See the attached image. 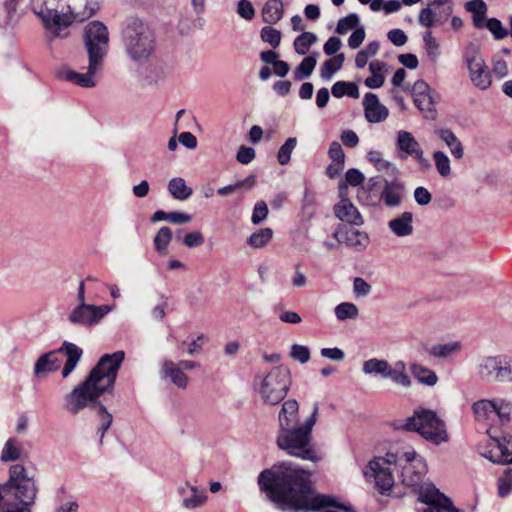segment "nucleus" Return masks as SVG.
<instances>
[{
    "mask_svg": "<svg viewBox=\"0 0 512 512\" xmlns=\"http://www.w3.org/2000/svg\"><path fill=\"white\" fill-rule=\"evenodd\" d=\"M462 57L472 84L480 90H487L492 84V78L479 46L472 42L468 43L463 49Z\"/></svg>",
    "mask_w": 512,
    "mask_h": 512,
    "instance_id": "12",
    "label": "nucleus"
},
{
    "mask_svg": "<svg viewBox=\"0 0 512 512\" xmlns=\"http://www.w3.org/2000/svg\"><path fill=\"white\" fill-rule=\"evenodd\" d=\"M97 414L99 417V427L97 433L100 436V442H102L105 433L108 431L112 424V415L107 411L106 407L103 405L97 406Z\"/></svg>",
    "mask_w": 512,
    "mask_h": 512,
    "instance_id": "48",
    "label": "nucleus"
},
{
    "mask_svg": "<svg viewBox=\"0 0 512 512\" xmlns=\"http://www.w3.org/2000/svg\"><path fill=\"white\" fill-rule=\"evenodd\" d=\"M347 186L340 184V201L334 205V214L342 222L351 226H362L364 219L358 208L346 197Z\"/></svg>",
    "mask_w": 512,
    "mask_h": 512,
    "instance_id": "16",
    "label": "nucleus"
},
{
    "mask_svg": "<svg viewBox=\"0 0 512 512\" xmlns=\"http://www.w3.org/2000/svg\"><path fill=\"white\" fill-rule=\"evenodd\" d=\"M478 373L480 377L487 381L502 380L510 374L508 367L502 366L497 357H487L479 365Z\"/></svg>",
    "mask_w": 512,
    "mask_h": 512,
    "instance_id": "21",
    "label": "nucleus"
},
{
    "mask_svg": "<svg viewBox=\"0 0 512 512\" xmlns=\"http://www.w3.org/2000/svg\"><path fill=\"white\" fill-rule=\"evenodd\" d=\"M333 237L339 243L346 244L356 251L365 250L370 243V238L366 232L345 226H339L334 231Z\"/></svg>",
    "mask_w": 512,
    "mask_h": 512,
    "instance_id": "19",
    "label": "nucleus"
},
{
    "mask_svg": "<svg viewBox=\"0 0 512 512\" xmlns=\"http://www.w3.org/2000/svg\"><path fill=\"white\" fill-rule=\"evenodd\" d=\"M267 215V204L264 201H258L254 206L251 221L255 225L260 224L262 221L266 219Z\"/></svg>",
    "mask_w": 512,
    "mask_h": 512,
    "instance_id": "58",
    "label": "nucleus"
},
{
    "mask_svg": "<svg viewBox=\"0 0 512 512\" xmlns=\"http://www.w3.org/2000/svg\"><path fill=\"white\" fill-rule=\"evenodd\" d=\"M472 409L478 421L490 424L495 423V399L477 401L473 404Z\"/></svg>",
    "mask_w": 512,
    "mask_h": 512,
    "instance_id": "30",
    "label": "nucleus"
},
{
    "mask_svg": "<svg viewBox=\"0 0 512 512\" xmlns=\"http://www.w3.org/2000/svg\"><path fill=\"white\" fill-rule=\"evenodd\" d=\"M255 158V150L252 147L240 146L236 159L241 164H249Z\"/></svg>",
    "mask_w": 512,
    "mask_h": 512,
    "instance_id": "60",
    "label": "nucleus"
},
{
    "mask_svg": "<svg viewBox=\"0 0 512 512\" xmlns=\"http://www.w3.org/2000/svg\"><path fill=\"white\" fill-rule=\"evenodd\" d=\"M316 63L317 61L315 56L310 55L305 57L294 70V78L297 81H301L303 79L308 78L312 74L316 66Z\"/></svg>",
    "mask_w": 512,
    "mask_h": 512,
    "instance_id": "41",
    "label": "nucleus"
},
{
    "mask_svg": "<svg viewBox=\"0 0 512 512\" xmlns=\"http://www.w3.org/2000/svg\"><path fill=\"white\" fill-rule=\"evenodd\" d=\"M328 156L332 162L345 164V153L343 151L341 144L337 141H333L330 143L328 149Z\"/></svg>",
    "mask_w": 512,
    "mask_h": 512,
    "instance_id": "57",
    "label": "nucleus"
},
{
    "mask_svg": "<svg viewBox=\"0 0 512 512\" xmlns=\"http://www.w3.org/2000/svg\"><path fill=\"white\" fill-rule=\"evenodd\" d=\"M320 355L323 358L333 360V361H342L345 358L344 351L338 347L322 348L320 350Z\"/></svg>",
    "mask_w": 512,
    "mask_h": 512,
    "instance_id": "61",
    "label": "nucleus"
},
{
    "mask_svg": "<svg viewBox=\"0 0 512 512\" xmlns=\"http://www.w3.org/2000/svg\"><path fill=\"white\" fill-rule=\"evenodd\" d=\"M299 425V405L294 399H289L282 404L278 414V427L284 429Z\"/></svg>",
    "mask_w": 512,
    "mask_h": 512,
    "instance_id": "26",
    "label": "nucleus"
},
{
    "mask_svg": "<svg viewBox=\"0 0 512 512\" xmlns=\"http://www.w3.org/2000/svg\"><path fill=\"white\" fill-rule=\"evenodd\" d=\"M382 378L390 379L396 385L404 388H409L412 384L403 361H397L393 365L387 362Z\"/></svg>",
    "mask_w": 512,
    "mask_h": 512,
    "instance_id": "27",
    "label": "nucleus"
},
{
    "mask_svg": "<svg viewBox=\"0 0 512 512\" xmlns=\"http://www.w3.org/2000/svg\"><path fill=\"white\" fill-rule=\"evenodd\" d=\"M433 161L440 176L447 178L451 175V162L443 151H435L433 153Z\"/></svg>",
    "mask_w": 512,
    "mask_h": 512,
    "instance_id": "44",
    "label": "nucleus"
},
{
    "mask_svg": "<svg viewBox=\"0 0 512 512\" xmlns=\"http://www.w3.org/2000/svg\"><path fill=\"white\" fill-rule=\"evenodd\" d=\"M104 64L98 61L88 60V65L83 67L85 72H76L71 69H66L62 72V78L68 82L76 84L84 88L95 87L98 83V75L102 71Z\"/></svg>",
    "mask_w": 512,
    "mask_h": 512,
    "instance_id": "15",
    "label": "nucleus"
},
{
    "mask_svg": "<svg viewBox=\"0 0 512 512\" xmlns=\"http://www.w3.org/2000/svg\"><path fill=\"white\" fill-rule=\"evenodd\" d=\"M408 431L419 433L425 440L440 445L449 440L445 423L432 410L421 409L409 417L404 425Z\"/></svg>",
    "mask_w": 512,
    "mask_h": 512,
    "instance_id": "8",
    "label": "nucleus"
},
{
    "mask_svg": "<svg viewBox=\"0 0 512 512\" xmlns=\"http://www.w3.org/2000/svg\"><path fill=\"white\" fill-rule=\"evenodd\" d=\"M365 118L369 123H380L384 121L388 115V109L379 102L374 93H366L363 100Z\"/></svg>",
    "mask_w": 512,
    "mask_h": 512,
    "instance_id": "22",
    "label": "nucleus"
},
{
    "mask_svg": "<svg viewBox=\"0 0 512 512\" xmlns=\"http://www.w3.org/2000/svg\"><path fill=\"white\" fill-rule=\"evenodd\" d=\"M388 39L397 47L403 46L407 42V36L401 29H392L387 34Z\"/></svg>",
    "mask_w": 512,
    "mask_h": 512,
    "instance_id": "64",
    "label": "nucleus"
},
{
    "mask_svg": "<svg viewBox=\"0 0 512 512\" xmlns=\"http://www.w3.org/2000/svg\"><path fill=\"white\" fill-rule=\"evenodd\" d=\"M316 42L317 36L314 33L303 32L294 40V49L299 55H305Z\"/></svg>",
    "mask_w": 512,
    "mask_h": 512,
    "instance_id": "40",
    "label": "nucleus"
},
{
    "mask_svg": "<svg viewBox=\"0 0 512 512\" xmlns=\"http://www.w3.org/2000/svg\"><path fill=\"white\" fill-rule=\"evenodd\" d=\"M83 43L87 59L104 64L109 51V32L102 22L92 21L85 26Z\"/></svg>",
    "mask_w": 512,
    "mask_h": 512,
    "instance_id": "11",
    "label": "nucleus"
},
{
    "mask_svg": "<svg viewBox=\"0 0 512 512\" xmlns=\"http://www.w3.org/2000/svg\"><path fill=\"white\" fill-rule=\"evenodd\" d=\"M37 495V487L33 476H30L22 464H14L9 468V480L0 486V506L12 507L15 511L30 512Z\"/></svg>",
    "mask_w": 512,
    "mask_h": 512,
    "instance_id": "5",
    "label": "nucleus"
},
{
    "mask_svg": "<svg viewBox=\"0 0 512 512\" xmlns=\"http://www.w3.org/2000/svg\"><path fill=\"white\" fill-rule=\"evenodd\" d=\"M168 191L172 197L179 201H185L191 197L193 190L186 185V182L181 177H175L168 182Z\"/></svg>",
    "mask_w": 512,
    "mask_h": 512,
    "instance_id": "35",
    "label": "nucleus"
},
{
    "mask_svg": "<svg viewBox=\"0 0 512 512\" xmlns=\"http://www.w3.org/2000/svg\"><path fill=\"white\" fill-rule=\"evenodd\" d=\"M261 491L280 510L292 512H355L338 498L318 493L311 472L292 462H281L258 476Z\"/></svg>",
    "mask_w": 512,
    "mask_h": 512,
    "instance_id": "1",
    "label": "nucleus"
},
{
    "mask_svg": "<svg viewBox=\"0 0 512 512\" xmlns=\"http://www.w3.org/2000/svg\"><path fill=\"white\" fill-rule=\"evenodd\" d=\"M423 42L428 58L436 63L441 55V49L439 42L433 37L430 30L423 34Z\"/></svg>",
    "mask_w": 512,
    "mask_h": 512,
    "instance_id": "39",
    "label": "nucleus"
},
{
    "mask_svg": "<svg viewBox=\"0 0 512 512\" xmlns=\"http://www.w3.org/2000/svg\"><path fill=\"white\" fill-rule=\"evenodd\" d=\"M485 26V28H487L497 40L504 39L508 35V31L497 18L487 19Z\"/></svg>",
    "mask_w": 512,
    "mask_h": 512,
    "instance_id": "54",
    "label": "nucleus"
},
{
    "mask_svg": "<svg viewBox=\"0 0 512 512\" xmlns=\"http://www.w3.org/2000/svg\"><path fill=\"white\" fill-rule=\"evenodd\" d=\"M367 159L379 172L387 173L391 176L397 175L399 172L396 166L384 159L382 153L378 150L368 151Z\"/></svg>",
    "mask_w": 512,
    "mask_h": 512,
    "instance_id": "34",
    "label": "nucleus"
},
{
    "mask_svg": "<svg viewBox=\"0 0 512 512\" xmlns=\"http://www.w3.org/2000/svg\"><path fill=\"white\" fill-rule=\"evenodd\" d=\"M344 54H337L331 59L326 60L321 69L320 76L323 80H330L332 76L342 68L344 62Z\"/></svg>",
    "mask_w": 512,
    "mask_h": 512,
    "instance_id": "38",
    "label": "nucleus"
},
{
    "mask_svg": "<svg viewBox=\"0 0 512 512\" xmlns=\"http://www.w3.org/2000/svg\"><path fill=\"white\" fill-rule=\"evenodd\" d=\"M341 141L342 143L349 148H354L359 143L358 135L351 129H346L341 133Z\"/></svg>",
    "mask_w": 512,
    "mask_h": 512,
    "instance_id": "63",
    "label": "nucleus"
},
{
    "mask_svg": "<svg viewBox=\"0 0 512 512\" xmlns=\"http://www.w3.org/2000/svg\"><path fill=\"white\" fill-rule=\"evenodd\" d=\"M290 383V371L285 366H276L264 377L256 378L261 398L269 405H277L286 397Z\"/></svg>",
    "mask_w": 512,
    "mask_h": 512,
    "instance_id": "10",
    "label": "nucleus"
},
{
    "mask_svg": "<svg viewBox=\"0 0 512 512\" xmlns=\"http://www.w3.org/2000/svg\"><path fill=\"white\" fill-rule=\"evenodd\" d=\"M460 349L461 345L459 342H449L445 344L434 345L430 350V354L438 358H446L459 352Z\"/></svg>",
    "mask_w": 512,
    "mask_h": 512,
    "instance_id": "46",
    "label": "nucleus"
},
{
    "mask_svg": "<svg viewBox=\"0 0 512 512\" xmlns=\"http://www.w3.org/2000/svg\"><path fill=\"white\" fill-rule=\"evenodd\" d=\"M29 6L42 24L46 48L54 57L57 40L69 38L70 27L85 22L98 10L97 4L92 2H86L82 9L71 2H59L55 8H51L48 0H30Z\"/></svg>",
    "mask_w": 512,
    "mask_h": 512,
    "instance_id": "2",
    "label": "nucleus"
},
{
    "mask_svg": "<svg viewBox=\"0 0 512 512\" xmlns=\"http://www.w3.org/2000/svg\"><path fill=\"white\" fill-rule=\"evenodd\" d=\"M121 42L127 57L136 64H144L155 52L156 39L151 27L137 17L126 20Z\"/></svg>",
    "mask_w": 512,
    "mask_h": 512,
    "instance_id": "7",
    "label": "nucleus"
},
{
    "mask_svg": "<svg viewBox=\"0 0 512 512\" xmlns=\"http://www.w3.org/2000/svg\"><path fill=\"white\" fill-rule=\"evenodd\" d=\"M404 195L405 186L403 182L398 179L385 180L380 200L388 207H397L402 203Z\"/></svg>",
    "mask_w": 512,
    "mask_h": 512,
    "instance_id": "23",
    "label": "nucleus"
},
{
    "mask_svg": "<svg viewBox=\"0 0 512 512\" xmlns=\"http://www.w3.org/2000/svg\"><path fill=\"white\" fill-rule=\"evenodd\" d=\"M335 316L339 321H345L348 319H356L359 315V310L354 303L342 302L338 304L335 309Z\"/></svg>",
    "mask_w": 512,
    "mask_h": 512,
    "instance_id": "42",
    "label": "nucleus"
},
{
    "mask_svg": "<svg viewBox=\"0 0 512 512\" xmlns=\"http://www.w3.org/2000/svg\"><path fill=\"white\" fill-rule=\"evenodd\" d=\"M297 145L295 137H289L284 144L279 148L277 153V160L280 165H287L291 160V154Z\"/></svg>",
    "mask_w": 512,
    "mask_h": 512,
    "instance_id": "47",
    "label": "nucleus"
},
{
    "mask_svg": "<svg viewBox=\"0 0 512 512\" xmlns=\"http://www.w3.org/2000/svg\"><path fill=\"white\" fill-rule=\"evenodd\" d=\"M358 23V15L355 13L349 14L338 21L336 33L343 35L347 33L349 30L354 29L358 25Z\"/></svg>",
    "mask_w": 512,
    "mask_h": 512,
    "instance_id": "52",
    "label": "nucleus"
},
{
    "mask_svg": "<svg viewBox=\"0 0 512 512\" xmlns=\"http://www.w3.org/2000/svg\"><path fill=\"white\" fill-rule=\"evenodd\" d=\"M435 134L440 138L446 146L449 148L451 155L460 160L464 156V147L456 136V134L449 128H438L435 130Z\"/></svg>",
    "mask_w": 512,
    "mask_h": 512,
    "instance_id": "28",
    "label": "nucleus"
},
{
    "mask_svg": "<svg viewBox=\"0 0 512 512\" xmlns=\"http://www.w3.org/2000/svg\"><path fill=\"white\" fill-rule=\"evenodd\" d=\"M172 240V230L168 226L161 227L154 239V247L158 254L160 255H166L167 249Z\"/></svg>",
    "mask_w": 512,
    "mask_h": 512,
    "instance_id": "37",
    "label": "nucleus"
},
{
    "mask_svg": "<svg viewBox=\"0 0 512 512\" xmlns=\"http://www.w3.org/2000/svg\"><path fill=\"white\" fill-rule=\"evenodd\" d=\"M186 486L190 491V495L182 498L181 506L187 510H195L204 506L208 500L206 490L189 482H186Z\"/></svg>",
    "mask_w": 512,
    "mask_h": 512,
    "instance_id": "29",
    "label": "nucleus"
},
{
    "mask_svg": "<svg viewBox=\"0 0 512 512\" xmlns=\"http://www.w3.org/2000/svg\"><path fill=\"white\" fill-rule=\"evenodd\" d=\"M160 377L169 379L179 389H186L188 386V376L172 360L162 361Z\"/></svg>",
    "mask_w": 512,
    "mask_h": 512,
    "instance_id": "25",
    "label": "nucleus"
},
{
    "mask_svg": "<svg viewBox=\"0 0 512 512\" xmlns=\"http://www.w3.org/2000/svg\"><path fill=\"white\" fill-rule=\"evenodd\" d=\"M396 147L401 159L413 157L419 163L426 162L424 151L411 132L400 130L396 135Z\"/></svg>",
    "mask_w": 512,
    "mask_h": 512,
    "instance_id": "17",
    "label": "nucleus"
},
{
    "mask_svg": "<svg viewBox=\"0 0 512 512\" xmlns=\"http://www.w3.org/2000/svg\"><path fill=\"white\" fill-rule=\"evenodd\" d=\"M24 455L23 443L16 438H9L1 451L0 459L2 462L17 461Z\"/></svg>",
    "mask_w": 512,
    "mask_h": 512,
    "instance_id": "32",
    "label": "nucleus"
},
{
    "mask_svg": "<svg viewBox=\"0 0 512 512\" xmlns=\"http://www.w3.org/2000/svg\"><path fill=\"white\" fill-rule=\"evenodd\" d=\"M481 455L497 464H510L512 463V435L505 434L502 436H492Z\"/></svg>",
    "mask_w": 512,
    "mask_h": 512,
    "instance_id": "14",
    "label": "nucleus"
},
{
    "mask_svg": "<svg viewBox=\"0 0 512 512\" xmlns=\"http://www.w3.org/2000/svg\"><path fill=\"white\" fill-rule=\"evenodd\" d=\"M412 95L415 106L423 116L426 119H434L436 110L429 85L423 80L416 81L413 85Z\"/></svg>",
    "mask_w": 512,
    "mask_h": 512,
    "instance_id": "18",
    "label": "nucleus"
},
{
    "mask_svg": "<svg viewBox=\"0 0 512 512\" xmlns=\"http://www.w3.org/2000/svg\"><path fill=\"white\" fill-rule=\"evenodd\" d=\"M495 423L504 424L510 421L512 403L503 399H495Z\"/></svg>",
    "mask_w": 512,
    "mask_h": 512,
    "instance_id": "43",
    "label": "nucleus"
},
{
    "mask_svg": "<svg viewBox=\"0 0 512 512\" xmlns=\"http://www.w3.org/2000/svg\"><path fill=\"white\" fill-rule=\"evenodd\" d=\"M419 501L430 506H443L447 512H462L453 506L452 501L442 494L434 485L425 484L419 487Z\"/></svg>",
    "mask_w": 512,
    "mask_h": 512,
    "instance_id": "20",
    "label": "nucleus"
},
{
    "mask_svg": "<svg viewBox=\"0 0 512 512\" xmlns=\"http://www.w3.org/2000/svg\"><path fill=\"white\" fill-rule=\"evenodd\" d=\"M466 9L473 15L486 16L487 5L483 0H471L467 2Z\"/></svg>",
    "mask_w": 512,
    "mask_h": 512,
    "instance_id": "62",
    "label": "nucleus"
},
{
    "mask_svg": "<svg viewBox=\"0 0 512 512\" xmlns=\"http://www.w3.org/2000/svg\"><path fill=\"white\" fill-rule=\"evenodd\" d=\"M318 411V404H315L310 417L302 425L278 429L276 437L277 446L291 456L317 462L319 457L311 445V440Z\"/></svg>",
    "mask_w": 512,
    "mask_h": 512,
    "instance_id": "6",
    "label": "nucleus"
},
{
    "mask_svg": "<svg viewBox=\"0 0 512 512\" xmlns=\"http://www.w3.org/2000/svg\"><path fill=\"white\" fill-rule=\"evenodd\" d=\"M512 491V468H507L498 480V493L500 497L508 496Z\"/></svg>",
    "mask_w": 512,
    "mask_h": 512,
    "instance_id": "53",
    "label": "nucleus"
},
{
    "mask_svg": "<svg viewBox=\"0 0 512 512\" xmlns=\"http://www.w3.org/2000/svg\"><path fill=\"white\" fill-rule=\"evenodd\" d=\"M273 231L270 228H262L253 233L247 240L248 245L253 248H262L272 239Z\"/></svg>",
    "mask_w": 512,
    "mask_h": 512,
    "instance_id": "45",
    "label": "nucleus"
},
{
    "mask_svg": "<svg viewBox=\"0 0 512 512\" xmlns=\"http://www.w3.org/2000/svg\"><path fill=\"white\" fill-rule=\"evenodd\" d=\"M182 243L188 248L199 247L204 243V237L201 232L192 231L183 237Z\"/></svg>",
    "mask_w": 512,
    "mask_h": 512,
    "instance_id": "59",
    "label": "nucleus"
},
{
    "mask_svg": "<svg viewBox=\"0 0 512 512\" xmlns=\"http://www.w3.org/2000/svg\"><path fill=\"white\" fill-rule=\"evenodd\" d=\"M254 184H255V177L253 175H251L244 180H240L234 184H230V185L219 188L217 190V193L220 196H228V195L232 194L233 192H235L236 190L241 189L245 186H247L248 188H251Z\"/></svg>",
    "mask_w": 512,
    "mask_h": 512,
    "instance_id": "50",
    "label": "nucleus"
},
{
    "mask_svg": "<svg viewBox=\"0 0 512 512\" xmlns=\"http://www.w3.org/2000/svg\"><path fill=\"white\" fill-rule=\"evenodd\" d=\"M414 214L410 211L402 212L388 221L387 226L396 237H408L414 232Z\"/></svg>",
    "mask_w": 512,
    "mask_h": 512,
    "instance_id": "24",
    "label": "nucleus"
},
{
    "mask_svg": "<svg viewBox=\"0 0 512 512\" xmlns=\"http://www.w3.org/2000/svg\"><path fill=\"white\" fill-rule=\"evenodd\" d=\"M290 356L300 362L301 364H305L310 360L311 354L310 350L305 345L293 344L291 346Z\"/></svg>",
    "mask_w": 512,
    "mask_h": 512,
    "instance_id": "55",
    "label": "nucleus"
},
{
    "mask_svg": "<svg viewBox=\"0 0 512 512\" xmlns=\"http://www.w3.org/2000/svg\"><path fill=\"white\" fill-rule=\"evenodd\" d=\"M124 359L122 350L102 356L85 381L65 396L64 408L77 415L84 408L96 405L103 393L112 391Z\"/></svg>",
    "mask_w": 512,
    "mask_h": 512,
    "instance_id": "3",
    "label": "nucleus"
},
{
    "mask_svg": "<svg viewBox=\"0 0 512 512\" xmlns=\"http://www.w3.org/2000/svg\"><path fill=\"white\" fill-rule=\"evenodd\" d=\"M410 371L413 377L422 385L433 387L438 382L436 373L421 364L412 363L410 365Z\"/></svg>",
    "mask_w": 512,
    "mask_h": 512,
    "instance_id": "33",
    "label": "nucleus"
},
{
    "mask_svg": "<svg viewBox=\"0 0 512 512\" xmlns=\"http://www.w3.org/2000/svg\"><path fill=\"white\" fill-rule=\"evenodd\" d=\"M58 353H63L66 357V362L61 372L62 377L66 378L78 365L83 351L76 344L64 341L59 349L45 353L38 358L34 366L35 375L41 376L59 369L60 360L57 356Z\"/></svg>",
    "mask_w": 512,
    "mask_h": 512,
    "instance_id": "9",
    "label": "nucleus"
},
{
    "mask_svg": "<svg viewBox=\"0 0 512 512\" xmlns=\"http://www.w3.org/2000/svg\"><path fill=\"white\" fill-rule=\"evenodd\" d=\"M113 308L110 305L78 304L69 313L68 321L75 326L90 328L99 324Z\"/></svg>",
    "mask_w": 512,
    "mask_h": 512,
    "instance_id": "13",
    "label": "nucleus"
},
{
    "mask_svg": "<svg viewBox=\"0 0 512 512\" xmlns=\"http://www.w3.org/2000/svg\"><path fill=\"white\" fill-rule=\"evenodd\" d=\"M396 467L401 468L402 483L414 489L421 485L427 470L424 459L410 450L401 455L389 452L385 457L373 458L364 469V475L373 479L377 489L385 493L394 485L393 469Z\"/></svg>",
    "mask_w": 512,
    "mask_h": 512,
    "instance_id": "4",
    "label": "nucleus"
},
{
    "mask_svg": "<svg viewBox=\"0 0 512 512\" xmlns=\"http://www.w3.org/2000/svg\"><path fill=\"white\" fill-rule=\"evenodd\" d=\"M451 10L449 9L445 13H436L431 8L427 7L420 11L419 23L423 27L431 28L435 25H442L450 15Z\"/></svg>",
    "mask_w": 512,
    "mask_h": 512,
    "instance_id": "36",
    "label": "nucleus"
},
{
    "mask_svg": "<svg viewBox=\"0 0 512 512\" xmlns=\"http://www.w3.org/2000/svg\"><path fill=\"white\" fill-rule=\"evenodd\" d=\"M388 361L384 359L372 358L366 360L362 365V370L366 375L383 376Z\"/></svg>",
    "mask_w": 512,
    "mask_h": 512,
    "instance_id": "49",
    "label": "nucleus"
},
{
    "mask_svg": "<svg viewBox=\"0 0 512 512\" xmlns=\"http://www.w3.org/2000/svg\"><path fill=\"white\" fill-rule=\"evenodd\" d=\"M261 39L269 43L273 48H277L281 42V32L271 26H265L260 32Z\"/></svg>",
    "mask_w": 512,
    "mask_h": 512,
    "instance_id": "51",
    "label": "nucleus"
},
{
    "mask_svg": "<svg viewBox=\"0 0 512 512\" xmlns=\"http://www.w3.org/2000/svg\"><path fill=\"white\" fill-rule=\"evenodd\" d=\"M237 13L241 18L245 20H251L255 16V9L251 1L239 0L237 2Z\"/></svg>",
    "mask_w": 512,
    "mask_h": 512,
    "instance_id": "56",
    "label": "nucleus"
},
{
    "mask_svg": "<svg viewBox=\"0 0 512 512\" xmlns=\"http://www.w3.org/2000/svg\"><path fill=\"white\" fill-rule=\"evenodd\" d=\"M284 13V6L281 0H268L262 8V19L267 24L279 22Z\"/></svg>",
    "mask_w": 512,
    "mask_h": 512,
    "instance_id": "31",
    "label": "nucleus"
}]
</instances>
